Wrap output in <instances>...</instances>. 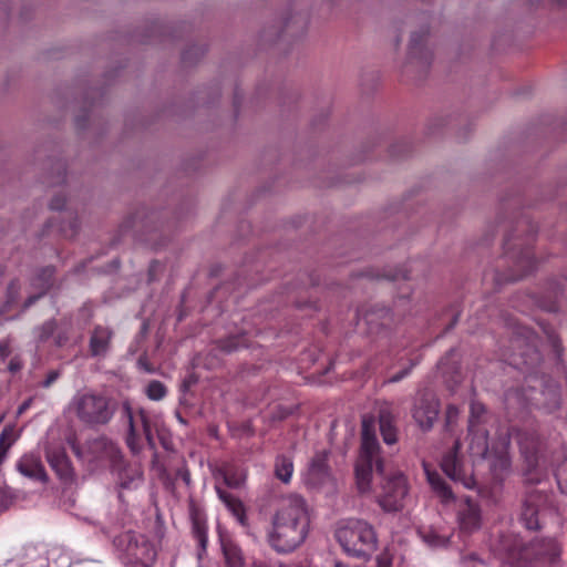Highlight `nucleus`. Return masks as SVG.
I'll return each instance as SVG.
<instances>
[{"label": "nucleus", "instance_id": "nucleus-46", "mask_svg": "<svg viewBox=\"0 0 567 567\" xmlns=\"http://www.w3.org/2000/svg\"><path fill=\"white\" fill-rule=\"evenodd\" d=\"M556 478L560 491L567 495V466H561L557 473Z\"/></svg>", "mask_w": 567, "mask_h": 567}, {"label": "nucleus", "instance_id": "nucleus-60", "mask_svg": "<svg viewBox=\"0 0 567 567\" xmlns=\"http://www.w3.org/2000/svg\"><path fill=\"white\" fill-rule=\"evenodd\" d=\"M458 319H460V313H455L451 320V322L447 324V327L445 328V332L452 330L458 322Z\"/></svg>", "mask_w": 567, "mask_h": 567}, {"label": "nucleus", "instance_id": "nucleus-64", "mask_svg": "<svg viewBox=\"0 0 567 567\" xmlns=\"http://www.w3.org/2000/svg\"><path fill=\"white\" fill-rule=\"evenodd\" d=\"M251 567H271V566L265 560L256 559L252 561Z\"/></svg>", "mask_w": 567, "mask_h": 567}, {"label": "nucleus", "instance_id": "nucleus-44", "mask_svg": "<svg viewBox=\"0 0 567 567\" xmlns=\"http://www.w3.org/2000/svg\"><path fill=\"white\" fill-rule=\"evenodd\" d=\"M375 563V567H392L393 556L388 549H384L377 556Z\"/></svg>", "mask_w": 567, "mask_h": 567}, {"label": "nucleus", "instance_id": "nucleus-13", "mask_svg": "<svg viewBox=\"0 0 567 567\" xmlns=\"http://www.w3.org/2000/svg\"><path fill=\"white\" fill-rule=\"evenodd\" d=\"M329 454V451L322 450L311 457L306 473V483L308 485L319 487L331 482L332 474L328 464Z\"/></svg>", "mask_w": 567, "mask_h": 567}, {"label": "nucleus", "instance_id": "nucleus-61", "mask_svg": "<svg viewBox=\"0 0 567 567\" xmlns=\"http://www.w3.org/2000/svg\"><path fill=\"white\" fill-rule=\"evenodd\" d=\"M158 266V262L156 260H153L148 267V279L154 280V274L155 269Z\"/></svg>", "mask_w": 567, "mask_h": 567}, {"label": "nucleus", "instance_id": "nucleus-25", "mask_svg": "<svg viewBox=\"0 0 567 567\" xmlns=\"http://www.w3.org/2000/svg\"><path fill=\"white\" fill-rule=\"evenodd\" d=\"M425 473L429 484L436 496L441 499V503L450 504L455 501V495L452 492L451 486L437 472H432L425 466Z\"/></svg>", "mask_w": 567, "mask_h": 567}, {"label": "nucleus", "instance_id": "nucleus-28", "mask_svg": "<svg viewBox=\"0 0 567 567\" xmlns=\"http://www.w3.org/2000/svg\"><path fill=\"white\" fill-rule=\"evenodd\" d=\"M125 416L127 417L128 431L126 435V445L133 454H138L142 451V445L138 442V435L135 427L134 414L130 401H124L122 404Z\"/></svg>", "mask_w": 567, "mask_h": 567}, {"label": "nucleus", "instance_id": "nucleus-36", "mask_svg": "<svg viewBox=\"0 0 567 567\" xmlns=\"http://www.w3.org/2000/svg\"><path fill=\"white\" fill-rule=\"evenodd\" d=\"M217 349L225 353H231L245 346V338L241 334L229 336L223 339L217 340L216 342Z\"/></svg>", "mask_w": 567, "mask_h": 567}, {"label": "nucleus", "instance_id": "nucleus-4", "mask_svg": "<svg viewBox=\"0 0 567 567\" xmlns=\"http://www.w3.org/2000/svg\"><path fill=\"white\" fill-rule=\"evenodd\" d=\"M336 538L344 553L368 561L378 549V535L374 527L358 518L342 523L336 530Z\"/></svg>", "mask_w": 567, "mask_h": 567}, {"label": "nucleus", "instance_id": "nucleus-37", "mask_svg": "<svg viewBox=\"0 0 567 567\" xmlns=\"http://www.w3.org/2000/svg\"><path fill=\"white\" fill-rule=\"evenodd\" d=\"M307 29V20L300 14L291 16L285 23L284 32L289 37L297 33H305Z\"/></svg>", "mask_w": 567, "mask_h": 567}, {"label": "nucleus", "instance_id": "nucleus-24", "mask_svg": "<svg viewBox=\"0 0 567 567\" xmlns=\"http://www.w3.org/2000/svg\"><path fill=\"white\" fill-rule=\"evenodd\" d=\"M55 274L56 268L53 265L40 267L30 279V286L47 295L53 287Z\"/></svg>", "mask_w": 567, "mask_h": 567}, {"label": "nucleus", "instance_id": "nucleus-2", "mask_svg": "<svg viewBox=\"0 0 567 567\" xmlns=\"http://www.w3.org/2000/svg\"><path fill=\"white\" fill-rule=\"evenodd\" d=\"M268 543L278 554L296 550L307 538L310 517L306 501L296 494L282 497L271 518Z\"/></svg>", "mask_w": 567, "mask_h": 567}, {"label": "nucleus", "instance_id": "nucleus-53", "mask_svg": "<svg viewBox=\"0 0 567 567\" xmlns=\"http://www.w3.org/2000/svg\"><path fill=\"white\" fill-rule=\"evenodd\" d=\"M413 364H411L410 367L408 368H404L402 369L401 371L396 372L395 374H393L388 382L390 383H395V382H399L401 381L403 378H405L410 372H411V369H412Z\"/></svg>", "mask_w": 567, "mask_h": 567}, {"label": "nucleus", "instance_id": "nucleus-33", "mask_svg": "<svg viewBox=\"0 0 567 567\" xmlns=\"http://www.w3.org/2000/svg\"><path fill=\"white\" fill-rule=\"evenodd\" d=\"M138 536L140 535L135 534L132 530H126L114 537L113 544L116 547V549L124 554L125 559L128 557L130 549L133 548Z\"/></svg>", "mask_w": 567, "mask_h": 567}, {"label": "nucleus", "instance_id": "nucleus-39", "mask_svg": "<svg viewBox=\"0 0 567 567\" xmlns=\"http://www.w3.org/2000/svg\"><path fill=\"white\" fill-rule=\"evenodd\" d=\"M547 498V494L544 491L532 487L526 492L524 503L539 509L540 506L546 504Z\"/></svg>", "mask_w": 567, "mask_h": 567}, {"label": "nucleus", "instance_id": "nucleus-57", "mask_svg": "<svg viewBox=\"0 0 567 567\" xmlns=\"http://www.w3.org/2000/svg\"><path fill=\"white\" fill-rule=\"evenodd\" d=\"M22 368V364L19 359H11L8 365L10 372L16 373Z\"/></svg>", "mask_w": 567, "mask_h": 567}, {"label": "nucleus", "instance_id": "nucleus-49", "mask_svg": "<svg viewBox=\"0 0 567 567\" xmlns=\"http://www.w3.org/2000/svg\"><path fill=\"white\" fill-rule=\"evenodd\" d=\"M13 496L0 488V507L6 511L13 504Z\"/></svg>", "mask_w": 567, "mask_h": 567}, {"label": "nucleus", "instance_id": "nucleus-21", "mask_svg": "<svg viewBox=\"0 0 567 567\" xmlns=\"http://www.w3.org/2000/svg\"><path fill=\"white\" fill-rule=\"evenodd\" d=\"M112 468L113 471L117 472L120 498H122L123 491L136 488L138 484L143 481V473L138 468L126 465L124 461L123 465H117L116 467Z\"/></svg>", "mask_w": 567, "mask_h": 567}, {"label": "nucleus", "instance_id": "nucleus-15", "mask_svg": "<svg viewBox=\"0 0 567 567\" xmlns=\"http://www.w3.org/2000/svg\"><path fill=\"white\" fill-rule=\"evenodd\" d=\"M439 412V401L431 395H422L417 399L412 415L423 431H429L433 427Z\"/></svg>", "mask_w": 567, "mask_h": 567}, {"label": "nucleus", "instance_id": "nucleus-34", "mask_svg": "<svg viewBox=\"0 0 567 567\" xmlns=\"http://www.w3.org/2000/svg\"><path fill=\"white\" fill-rule=\"evenodd\" d=\"M367 276L372 279H386L390 281H398V280H409L410 275L409 272L403 268H389L384 269L382 272H367Z\"/></svg>", "mask_w": 567, "mask_h": 567}, {"label": "nucleus", "instance_id": "nucleus-6", "mask_svg": "<svg viewBox=\"0 0 567 567\" xmlns=\"http://www.w3.org/2000/svg\"><path fill=\"white\" fill-rule=\"evenodd\" d=\"M72 408L76 417L89 426L107 424L116 412V403L111 398L94 392L76 394Z\"/></svg>", "mask_w": 567, "mask_h": 567}, {"label": "nucleus", "instance_id": "nucleus-40", "mask_svg": "<svg viewBox=\"0 0 567 567\" xmlns=\"http://www.w3.org/2000/svg\"><path fill=\"white\" fill-rule=\"evenodd\" d=\"M145 393L150 400L159 401L165 398L167 389L163 382L158 380H152L147 384Z\"/></svg>", "mask_w": 567, "mask_h": 567}, {"label": "nucleus", "instance_id": "nucleus-19", "mask_svg": "<svg viewBox=\"0 0 567 567\" xmlns=\"http://www.w3.org/2000/svg\"><path fill=\"white\" fill-rule=\"evenodd\" d=\"M114 331L110 327L95 326L89 340V352L93 358H104L110 349Z\"/></svg>", "mask_w": 567, "mask_h": 567}, {"label": "nucleus", "instance_id": "nucleus-42", "mask_svg": "<svg viewBox=\"0 0 567 567\" xmlns=\"http://www.w3.org/2000/svg\"><path fill=\"white\" fill-rule=\"evenodd\" d=\"M460 415V410L456 405L450 404L445 411V429L452 431Z\"/></svg>", "mask_w": 567, "mask_h": 567}, {"label": "nucleus", "instance_id": "nucleus-35", "mask_svg": "<svg viewBox=\"0 0 567 567\" xmlns=\"http://www.w3.org/2000/svg\"><path fill=\"white\" fill-rule=\"evenodd\" d=\"M538 508L528 506L523 502L520 519L527 529L537 530L540 528L538 522Z\"/></svg>", "mask_w": 567, "mask_h": 567}, {"label": "nucleus", "instance_id": "nucleus-17", "mask_svg": "<svg viewBox=\"0 0 567 567\" xmlns=\"http://www.w3.org/2000/svg\"><path fill=\"white\" fill-rule=\"evenodd\" d=\"M363 319L370 333H380L383 329L390 328L394 322L391 310L380 305L369 307L363 313Z\"/></svg>", "mask_w": 567, "mask_h": 567}, {"label": "nucleus", "instance_id": "nucleus-23", "mask_svg": "<svg viewBox=\"0 0 567 567\" xmlns=\"http://www.w3.org/2000/svg\"><path fill=\"white\" fill-rule=\"evenodd\" d=\"M216 492L220 501L225 504L228 511L236 517L238 523L241 526H247L248 519L246 515V507L244 503L240 501V498L220 487H216Z\"/></svg>", "mask_w": 567, "mask_h": 567}, {"label": "nucleus", "instance_id": "nucleus-55", "mask_svg": "<svg viewBox=\"0 0 567 567\" xmlns=\"http://www.w3.org/2000/svg\"><path fill=\"white\" fill-rule=\"evenodd\" d=\"M137 364L141 369L148 373H153L155 371L152 364L148 362L146 355H141L137 360Z\"/></svg>", "mask_w": 567, "mask_h": 567}, {"label": "nucleus", "instance_id": "nucleus-62", "mask_svg": "<svg viewBox=\"0 0 567 567\" xmlns=\"http://www.w3.org/2000/svg\"><path fill=\"white\" fill-rule=\"evenodd\" d=\"M128 567H152L153 564H146L145 561H127Z\"/></svg>", "mask_w": 567, "mask_h": 567}, {"label": "nucleus", "instance_id": "nucleus-43", "mask_svg": "<svg viewBox=\"0 0 567 567\" xmlns=\"http://www.w3.org/2000/svg\"><path fill=\"white\" fill-rule=\"evenodd\" d=\"M225 484L230 488H239L245 482V476L236 473L226 472L224 475Z\"/></svg>", "mask_w": 567, "mask_h": 567}, {"label": "nucleus", "instance_id": "nucleus-11", "mask_svg": "<svg viewBox=\"0 0 567 567\" xmlns=\"http://www.w3.org/2000/svg\"><path fill=\"white\" fill-rule=\"evenodd\" d=\"M44 456L59 481L70 486L76 482V473L65 449L62 445H47Z\"/></svg>", "mask_w": 567, "mask_h": 567}, {"label": "nucleus", "instance_id": "nucleus-48", "mask_svg": "<svg viewBox=\"0 0 567 567\" xmlns=\"http://www.w3.org/2000/svg\"><path fill=\"white\" fill-rule=\"evenodd\" d=\"M66 204V198L62 194H58L50 200L49 207L52 210H61Z\"/></svg>", "mask_w": 567, "mask_h": 567}, {"label": "nucleus", "instance_id": "nucleus-18", "mask_svg": "<svg viewBox=\"0 0 567 567\" xmlns=\"http://www.w3.org/2000/svg\"><path fill=\"white\" fill-rule=\"evenodd\" d=\"M17 471L33 481H39L47 484L50 477L40 460V457L33 453L24 454L17 462Z\"/></svg>", "mask_w": 567, "mask_h": 567}, {"label": "nucleus", "instance_id": "nucleus-41", "mask_svg": "<svg viewBox=\"0 0 567 567\" xmlns=\"http://www.w3.org/2000/svg\"><path fill=\"white\" fill-rule=\"evenodd\" d=\"M204 53L205 49L203 47L194 45L184 51L182 59L184 63L192 64L195 62V59L203 56Z\"/></svg>", "mask_w": 567, "mask_h": 567}, {"label": "nucleus", "instance_id": "nucleus-10", "mask_svg": "<svg viewBox=\"0 0 567 567\" xmlns=\"http://www.w3.org/2000/svg\"><path fill=\"white\" fill-rule=\"evenodd\" d=\"M430 35L429 25H422L417 31L411 33L408 48V65L426 71L432 62V51L427 47Z\"/></svg>", "mask_w": 567, "mask_h": 567}, {"label": "nucleus", "instance_id": "nucleus-20", "mask_svg": "<svg viewBox=\"0 0 567 567\" xmlns=\"http://www.w3.org/2000/svg\"><path fill=\"white\" fill-rule=\"evenodd\" d=\"M188 511L192 520L193 535L197 539L200 550L205 551L208 540L205 513L193 499L189 501Z\"/></svg>", "mask_w": 567, "mask_h": 567}, {"label": "nucleus", "instance_id": "nucleus-47", "mask_svg": "<svg viewBox=\"0 0 567 567\" xmlns=\"http://www.w3.org/2000/svg\"><path fill=\"white\" fill-rule=\"evenodd\" d=\"M138 419L141 421L143 434L151 433L153 424L147 412L144 409H140Z\"/></svg>", "mask_w": 567, "mask_h": 567}, {"label": "nucleus", "instance_id": "nucleus-59", "mask_svg": "<svg viewBox=\"0 0 567 567\" xmlns=\"http://www.w3.org/2000/svg\"><path fill=\"white\" fill-rule=\"evenodd\" d=\"M31 403H32V398H29L28 400H25L19 408H18V415L22 414L23 412H25L30 406H31Z\"/></svg>", "mask_w": 567, "mask_h": 567}, {"label": "nucleus", "instance_id": "nucleus-7", "mask_svg": "<svg viewBox=\"0 0 567 567\" xmlns=\"http://www.w3.org/2000/svg\"><path fill=\"white\" fill-rule=\"evenodd\" d=\"M161 226L162 223L158 213L142 207L122 221L120 233L122 235L132 233L136 239L155 246Z\"/></svg>", "mask_w": 567, "mask_h": 567}, {"label": "nucleus", "instance_id": "nucleus-26", "mask_svg": "<svg viewBox=\"0 0 567 567\" xmlns=\"http://www.w3.org/2000/svg\"><path fill=\"white\" fill-rule=\"evenodd\" d=\"M380 433L385 444L392 445L398 441V430L392 413L388 410H381L379 413Z\"/></svg>", "mask_w": 567, "mask_h": 567}, {"label": "nucleus", "instance_id": "nucleus-1", "mask_svg": "<svg viewBox=\"0 0 567 567\" xmlns=\"http://www.w3.org/2000/svg\"><path fill=\"white\" fill-rule=\"evenodd\" d=\"M374 424L372 416L362 417L360 453L355 463L357 486L361 494L370 492L375 468L377 474L382 477V492L378 496V504L385 512H398L403 508V501L408 495L406 477L401 472H385Z\"/></svg>", "mask_w": 567, "mask_h": 567}, {"label": "nucleus", "instance_id": "nucleus-52", "mask_svg": "<svg viewBox=\"0 0 567 567\" xmlns=\"http://www.w3.org/2000/svg\"><path fill=\"white\" fill-rule=\"evenodd\" d=\"M45 295L42 293L41 291H37V293H33L31 296H29L23 305H22V310L25 311L27 309H29L30 307H32L38 300H40L41 298H43Z\"/></svg>", "mask_w": 567, "mask_h": 567}, {"label": "nucleus", "instance_id": "nucleus-50", "mask_svg": "<svg viewBox=\"0 0 567 567\" xmlns=\"http://www.w3.org/2000/svg\"><path fill=\"white\" fill-rule=\"evenodd\" d=\"M425 540L431 545V546H444L446 543H447V539L445 537H442V536H439V535H435V534H429L425 536Z\"/></svg>", "mask_w": 567, "mask_h": 567}, {"label": "nucleus", "instance_id": "nucleus-22", "mask_svg": "<svg viewBox=\"0 0 567 567\" xmlns=\"http://www.w3.org/2000/svg\"><path fill=\"white\" fill-rule=\"evenodd\" d=\"M157 553L154 546L142 535L138 536L133 548L130 549L127 561H145L154 564Z\"/></svg>", "mask_w": 567, "mask_h": 567}, {"label": "nucleus", "instance_id": "nucleus-63", "mask_svg": "<svg viewBox=\"0 0 567 567\" xmlns=\"http://www.w3.org/2000/svg\"><path fill=\"white\" fill-rule=\"evenodd\" d=\"M72 452L75 454L76 457L82 458L83 457V451L80 447L79 444H72Z\"/></svg>", "mask_w": 567, "mask_h": 567}, {"label": "nucleus", "instance_id": "nucleus-38", "mask_svg": "<svg viewBox=\"0 0 567 567\" xmlns=\"http://www.w3.org/2000/svg\"><path fill=\"white\" fill-rule=\"evenodd\" d=\"M21 282L18 278L10 280L6 290L4 308L10 310L20 298Z\"/></svg>", "mask_w": 567, "mask_h": 567}, {"label": "nucleus", "instance_id": "nucleus-16", "mask_svg": "<svg viewBox=\"0 0 567 567\" xmlns=\"http://www.w3.org/2000/svg\"><path fill=\"white\" fill-rule=\"evenodd\" d=\"M458 526L463 533L472 534L481 527V508L471 497H465L457 513Z\"/></svg>", "mask_w": 567, "mask_h": 567}, {"label": "nucleus", "instance_id": "nucleus-8", "mask_svg": "<svg viewBox=\"0 0 567 567\" xmlns=\"http://www.w3.org/2000/svg\"><path fill=\"white\" fill-rule=\"evenodd\" d=\"M519 451L525 458L528 472L536 470L547 449L546 439L535 427H524L516 433Z\"/></svg>", "mask_w": 567, "mask_h": 567}, {"label": "nucleus", "instance_id": "nucleus-51", "mask_svg": "<svg viewBox=\"0 0 567 567\" xmlns=\"http://www.w3.org/2000/svg\"><path fill=\"white\" fill-rule=\"evenodd\" d=\"M59 377H60V371L59 370H51L47 374L45 379L41 382L40 385L42 388L47 389V388L51 386V384H53L59 379Z\"/></svg>", "mask_w": 567, "mask_h": 567}, {"label": "nucleus", "instance_id": "nucleus-58", "mask_svg": "<svg viewBox=\"0 0 567 567\" xmlns=\"http://www.w3.org/2000/svg\"><path fill=\"white\" fill-rule=\"evenodd\" d=\"M144 436H145L147 446L151 450H155L156 449V444H155V440H154L153 433L152 432L151 433H145Z\"/></svg>", "mask_w": 567, "mask_h": 567}, {"label": "nucleus", "instance_id": "nucleus-45", "mask_svg": "<svg viewBox=\"0 0 567 567\" xmlns=\"http://www.w3.org/2000/svg\"><path fill=\"white\" fill-rule=\"evenodd\" d=\"M54 171L56 173V177L52 178V181H50V184L51 185H58V184H61L65 181V166L62 162H56L54 164Z\"/></svg>", "mask_w": 567, "mask_h": 567}, {"label": "nucleus", "instance_id": "nucleus-9", "mask_svg": "<svg viewBox=\"0 0 567 567\" xmlns=\"http://www.w3.org/2000/svg\"><path fill=\"white\" fill-rule=\"evenodd\" d=\"M72 324L68 320H56L51 318L33 329L34 341L38 346L44 344L50 340L56 348L64 347L71 338Z\"/></svg>", "mask_w": 567, "mask_h": 567}, {"label": "nucleus", "instance_id": "nucleus-3", "mask_svg": "<svg viewBox=\"0 0 567 567\" xmlns=\"http://www.w3.org/2000/svg\"><path fill=\"white\" fill-rule=\"evenodd\" d=\"M536 229L527 219L516 223L515 231L506 236L504 241L503 270H496L497 286L523 279L536 267V260L530 248Z\"/></svg>", "mask_w": 567, "mask_h": 567}, {"label": "nucleus", "instance_id": "nucleus-32", "mask_svg": "<svg viewBox=\"0 0 567 567\" xmlns=\"http://www.w3.org/2000/svg\"><path fill=\"white\" fill-rule=\"evenodd\" d=\"M293 472L292 460L286 455H279L275 461V476L284 483H288Z\"/></svg>", "mask_w": 567, "mask_h": 567}, {"label": "nucleus", "instance_id": "nucleus-5", "mask_svg": "<svg viewBox=\"0 0 567 567\" xmlns=\"http://www.w3.org/2000/svg\"><path fill=\"white\" fill-rule=\"evenodd\" d=\"M507 551L516 567H559L561 563V545L550 537L516 543Z\"/></svg>", "mask_w": 567, "mask_h": 567}, {"label": "nucleus", "instance_id": "nucleus-12", "mask_svg": "<svg viewBox=\"0 0 567 567\" xmlns=\"http://www.w3.org/2000/svg\"><path fill=\"white\" fill-rule=\"evenodd\" d=\"M86 451L93 460H106L112 467L123 465L124 456L118 445L105 435L85 442Z\"/></svg>", "mask_w": 567, "mask_h": 567}, {"label": "nucleus", "instance_id": "nucleus-14", "mask_svg": "<svg viewBox=\"0 0 567 567\" xmlns=\"http://www.w3.org/2000/svg\"><path fill=\"white\" fill-rule=\"evenodd\" d=\"M460 449L461 443L458 440H455L452 449L443 455L441 461V468L454 482H458L465 487L472 488L475 482H473L471 476H467L464 473L462 462L458 458Z\"/></svg>", "mask_w": 567, "mask_h": 567}, {"label": "nucleus", "instance_id": "nucleus-29", "mask_svg": "<svg viewBox=\"0 0 567 567\" xmlns=\"http://www.w3.org/2000/svg\"><path fill=\"white\" fill-rule=\"evenodd\" d=\"M468 435L471 436L470 450L472 454L486 458L489 453L487 430L476 429L474 432H468Z\"/></svg>", "mask_w": 567, "mask_h": 567}, {"label": "nucleus", "instance_id": "nucleus-56", "mask_svg": "<svg viewBox=\"0 0 567 567\" xmlns=\"http://www.w3.org/2000/svg\"><path fill=\"white\" fill-rule=\"evenodd\" d=\"M473 561L482 563V560L474 553L465 555V556L462 557V564L464 566H466V567H468L470 563H473Z\"/></svg>", "mask_w": 567, "mask_h": 567}, {"label": "nucleus", "instance_id": "nucleus-27", "mask_svg": "<svg viewBox=\"0 0 567 567\" xmlns=\"http://www.w3.org/2000/svg\"><path fill=\"white\" fill-rule=\"evenodd\" d=\"M456 357L457 351L452 348L439 362V369L443 375L450 377L454 382H458L461 377V363Z\"/></svg>", "mask_w": 567, "mask_h": 567}, {"label": "nucleus", "instance_id": "nucleus-30", "mask_svg": "<svg viewBox=\"0 0 567 567\" xmlns=\"http://www.w3.org/2000/svg\"><path fill=\"white\" fill-rule=\"evenodd\" d=\"M226 567H245L246 561L241 548L231 540L221 543Z\"/></svg>", "mask_w": 567, "mask_h": 567}, {"label": "nucleus", "instance_id": "nucleus-54", "mask_svg": "<svg viewBox=\"0 0 567 567\" xmlns=\"http://www.w3.org/2000/svg\"><path fill=\"white\" fill-rule=\"evenodd\" d=\"M11 354L10 342L8 340L0 341V360L7 359Z\"/></svg>", "mask_w": 567, "mask_h": 567}, {"label": "nucleus", "instance_id": "nucleus-31", "mask_svg": "<svg viewBox=\"0 0 567 567\" xmlns=\"http://www.w3.org/2000/svg\"><path fill=\"white\" fill-rule=\"evenodd\" d=\"M486 408L483 403L477 401H472L470 406V416H468V432H474L476 429H483L482 424L486 422Z\"/></svg>", "mask_w": 567, "mask_h": 567}]
</instances>
